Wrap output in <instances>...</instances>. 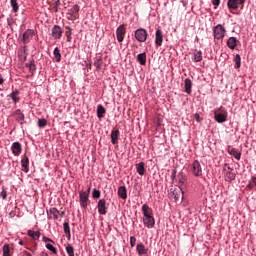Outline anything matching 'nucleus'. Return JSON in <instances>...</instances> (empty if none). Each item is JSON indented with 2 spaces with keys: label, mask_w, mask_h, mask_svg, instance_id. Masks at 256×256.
Instances as JSON below:
<instances>
[{
  "label": "nucleus",
  "mask_w": 256,
  "mask_h": 256,
  "mask_svg": "<svg viewBox=\"0 0 256 256\" xmlns=\"http://www.w3.org/2000/svg\"><path fill=\"white\" fill-rule=\"evenodd\" d=\"M94 65L96 66V69H101V59H96Z\"/></svg>",
  "instance_id": "8fccbe9b"
},
{
  "label": "nucleus",
  "mask_w": 256,
  "mask_h": 256,
  "mask_svg": "<svg viewBox=\"0 0 256 256\" xmlns=\"http://www.w3.org/2000/svg\"><path fill=\"white\" fill-rule=\"evenodd\" d=\"M172 179H175V171L172 174Z\"/></svg>",
  "instance_id": "680f3d73"
},
{
  "label": "nucleus",
  "mask_w": 256,
  "mask_h": 256,
  "mask_svg": "<svg viewBox=\"0 0 256 256\" xmlns=\"http://www.w3.org/2000/svg\"><path fill=\"white\" fill-rule=\"evenodd\" d=\"M11 150L13 155H15L16 157H19V155H21V151H23V149L21 148V143L14 142L12 144Z\"/></svg>",
  "instance_id": "f8f14e48"
},
{
  "label": "nucleus",
  "mask_w": 256,
  "mask_h": 256,
  "mask_svg": "<svg viewBox=\"0 0 256 256\" xmlns=\"http://www.w3.org/2000/svg\"><path fill=\"white\" fill-rule=\"evenodd\" d=\"M19 245H24L23 240H20V241H19Z\"/></svg>",
  "instance_id": "052dcab7"
},
{
  "label": "nucleus",
  "mask_w": 256,
  "mask_h": 256,
  "mask_svg": "<svg viewBox=\"0 0 256 256\" xmlns=\"http://www.w3.org/2000/svg\"><path fill=\"white\" fill-rule=\"evenodd\" d=\"M97 209L99 215H107V211L109 209V204H107V200L100 199L97 203Z\"/></svg>",
  "instance_id": "20e7f679"
},
{
  "label": "nucleus",
  "mask_w": 256,
  "mask_h": 256,
  "mask_svg": "<svg viewBox=\"0 0 256 256\" xmlns=\"http://www.w3.org/2000/svg\"><path fill=\"white\" fill-rule=\"evenodd\" d=\"M46 249H48V251H51L52 253H54V255H57V248H55L52 244H46Z\"/></svg>",
  "instance_id": "79ce46f5"
},
{
  "label": "nucleus",
  "mask_w": 256,
  "mask_h": 256,
  "mask_svg": "<svg viewBox=\"0 0 256 256\" xmlns=\"http://www.w3.org/2000/svg\"><path fill=\"white\" fill-rule=\"evenodd\" d=\"M80 206L83 209H87V205H89V193H85V191H81L79 193Z\"/></svg>",
  "instance_id": "0eeeda50"
},
{
  "label": "nucleus",
  "mask_w": 256,
  "mask_h": 256,
  "mask_svg": "<svg viewBox=\"0 0 256 256\" xmlns=\"http://www.w3.org/2000/svg\"><path fill=\"white\" fill-rule=\"evenodd\" d=\"M247 187H248V189H253L254 187H256V178L255 177L251 178Z\"/></svg>",
  "instance_id": "a19ab883"
},
{
  "label": "nucleus",
  "mask_w": 256,
  "mask_h": 256,
  "mask_svg": "<svg viewBox=\"0 0 256 256\" xmlns=\"http://www.w3.org/2000/svg\"><path fill=\"white\" fill-rule=\"evenodd\" d=\"M80 8L79 5L75 4L71 9L68 10L67 15H79Z\"/></svg>",
  "instance_id": "c85d7f7f"
},
{
  "label": "nucleus",
  "mask_w": 256,
  "mask_h": 256,
  "mask_svg": "<svg viewBox=\"0 0 256 256\" xmlns=\"http://www.w3.org/2000/svg\"><path fill=\"white\" fill-rule=\"evenodd\" d=\"M3 256H11V248L9 244H5L2 248Z\"/></svg>",
  "instance_id": "f704fd0d"
},
{
  "label": "nucleus",
  "mask_w": 256,
  "mask_h": 256,
  "mask_svg": "<svg viewBox=\"0 0 256 256\" xmlns=\"http://www.w3.org/2000/svg\"><path fill=\"white\" fill-rule=\"evenodd\" d=\"M42 241L44 243H55L51 238H48L47 236H43Z\"/></svg>",
  "instance_id": "09e8293b"
},
{
  "label": "nucleus",
  "mask_w": 256,
  "mask_h": 256,
  "mask_svg": "<svg viewBox=\"0 0 256 256\" xmlns=\"http://www.w3.org/2000/svg\"><path fill=\"white\" fill-rule=\"evenodd\" d=\"M137 61L140 65H145L147 63V54L141 53L137 55Z\"/></svg>",
  "instance_id": "bb28decb"
},
{
  "label": "nucleus",
  "mask_w": 256,
  "mask_h": 256,
  "mask_svg": "<svg viewBox=\"0 0 256 256\" xmlns=\"http://www.w3.org/2000/svg\"><path fill=\"white\" fill-rule=\"evenodd\" d=\"M64 233L68 235V237H71V227L69 226V222H64Z\"/></svg>",
  "instance_id": "e433bc0d"
},
{
  "label": "nucleus",
  "mask_w": 256,
  "mask_h": 256,
  "mask_svg": "<svg viewBox=\"0 0 256 256\" xmlns=\"http://www.w3.org/2000/svg\"><path fill=\"white\" fill-rule=\"evenodd\" d=\"M227 110L224 107H220L214 112V119L217 123H225L227 121Z\"/></svg>",
  "instance_id": "f257e3e1"
},
{
  "label": "nucleus",
  "mask_w": 256,
  "mask_h": 256,
  "mask_svg": "<svg viewBox=\"0 0 256 256\" xmlns=\"http://www.w3.org/2000/svg\"><path fill=\"white\" fill-rule=\"evenodd\" d=\"M34 35H35V31L31 29L26 30L23 34V43L24 44L30 43Z\"/></svg>",
  "instance_id": "9b49d317"
},
{
  "label": "nucleus",
  "mask_w": 256,
  "mask_h": 256,
  "mask_svg": "<svg viewBox=\"0 0 256 256\" xmlns=\"http://www.w3.org/2000/svg\"><path fill=\"white\" fill-rule=\"evenodd\" d=\"M9 215L10 217H15V212H10Z\"/></svg>",
  "instance_id": "13d9d810"
},
{
  "label": "nucleus",
  "mask_w": 256,
  "mask_h": 256,
  "mask_svg": "<svg viewBox=\"0 0 256 256\" xmlns=\"http://www.w3.org/2000/svg\"><path fill=\"white\" fill-rule=\"evenodd\" d=\"M227 151H228L229 155H233L237 159V161H239L241 159V152L238 151L237 149H235L231 146H228Z\"/></svg>",
  "instance_id": "2eb2a0df"
},
{
  "label": "nucleus",
  "mask_w": 256,
  "mask_h": 256,
  "mask_svg": "<svg viewBox=\"0 0 256 256\" xmlns=\"http://www.w3.org/2000/svg\"><path fill=\"white\" fill-rule=\"evenodd\" d=\"M57 11H59V9L57 8V6L55 7V12L57 13Z\"/></svg>",
  "instance_id": "e2e57ef3"
},
{
  "label": "nucleus",
  "mask_w": 256,
  "mask_h": 256,
  "mask_svg": "<svg viewBox=\"0 0 256 256\" xmlns=\"http://www.w3.org/2000/svg\"><path fill=\"white\" fill-rule=\"evenodd\" d=\"M227 5L228 8L237 10L239 9V5H245V0H228Z\"/></svg>",
  "instance_id": "1a4fd4ad"
},
{
  "label": "nucleus",
  "mask_w": 256,
  "mask_h": 256,
  "mask_svg": "<svg viewBox=\"0 0 256 256\" xmlns=\"http://www.w3.org/2000/svg\"><path fill=\"white\" fill-rule=\"evenodd\" d=\"M61 4V2H59V0L56 2V7H59V5Z\"/></svg>",
  "instance_id": "bf43d9fd"
},
{
  "label": "nucleus",
  "mask_w": 256,
  "mask_h": 256,
  "mask_svg": "<svg viewBox=\"0 0 256 256\" xmlns=\"http://www.w3.org/2000/svg\"><path fill=\"white\" fill-rule=\"evenodd\" d=\"M49 214L53 215L54 220L59 219V210H57V208H50L49 211H47L48 219H51V216H49Z\"/></svg>",
  "instance_id": "5701e85b"
},
{
  "label": "nucleus",
  "mask_w": 256,
  "mask_h": 256,
  "mask_svg": "<svg viewBox=\"0 0 256 256\" xmlns=\"http://www.w3.org/2000/svg\"><path fill=\"white\" fill-rule=\"evenodd\" d=\"M66 252L68 254V256H75V248H73V246L68 245L66 247Z\"/></svg>",
  "instance_id": "ea45409f"
},
{
  "label": "nucleus",
  "mask_w": 256,
  "mask_h": 256,
  "mask_svg": "<svg viewBox=\"0 0 256 256\" xmlns=\"http://www.w3.org/2000/svg\"><path fill=\"white\" fill-rule=\"evenodd\" d=\"M20 256H31V253L24 250L22 253H20Z\"/></svg>",
  "instance_id": "603ef678"
},
{
  "label": "nucleus",
  "mask_w": 256,
  "mask_h": 256,
  "mask_svg": "<svg viewBox=\"0 0 256 256\" xmlns=\"http://www.w3.org/2000/svg\"><path fill=\"white\" fill-rule=\"evenodd\" d=\"M192 87H193V82L191 81V79L186 78L184 81V89H185V93H187V95H191Z\"/></svg>",
  "instance_id": "f3484780"
},
{
  "label": "nucleus",
  "mask_w": 256,
  "mask_h": 256,
  "mask_svg": "<svg viewBox=\"0 0 256 256\" xmlns=\"http://www.w3.org/2000/svg\"><path fill=\"white\" fill-rule=\"evenodd\" d=\"M137 243V238H135L134 236L130 237V245L131 247H135V244Z\"/></svg>",
  "instance_id": "de8ad7c7"
},
{
  "label": "nucleus",
  "mask_w": 256,
  "mask_h": 256,
  "mask_svg": "<svg viewBox=\"0 0 256 256\" xmlns=\"http://www.w3.org/2000/svg\"><path fill=\"white\" fill-rule=\"evenodd\" d=\"M126 33H127V29L125 28V26L123 24H121L116 29V38H117L118 43H123Z\"/></svg>",
  "instance_id": "423d86ee"
},
{
  "label": "nucleus",
  "mask_w": 256,
  "mask_h": 256,
  "mask_svg": "<svg viewBox=\"0 0 256 256\" xmlns=\"http://www.w3.org/2000/svg\"><path fill=\"white\" fill-rule=\"evenodd\" d=\"M136 171L138 175H145V163L140 162L136 165Z\"/></svg>",
  "instance_id": "cd10ccee"
},
{
  "label": "nucleus",
  "mask_w": 256,
  "mask_h": 256,
  "mask_svg": "<svg viewBox=\"0 0 256 256\" xmlns=\"http://www.w3.org/2000/svg\"><path fill=\"white\" fill-rule=\"evenodd\" d=\"M118 196L120 197V199H127V188L125 186H120L118 188Z\"/></svg>",
  "instance_id": "b1692460"
},
{
  "label": "nucleus",
  "mask_w": 256,
  "mask_h": 256,
  "mask_svg": "<svg viewBox=\"0 0 256 256\" xmlns=\"http://www.w3.org/2000/svg\"><path fill=\"white\" fill-rule=\"evenodd\" d=\"M105 113H107V110L105 109V107H103V105L99 104L97 106V117H98V119H103V117H105Z\"/></svg>",
  "instance_id": "4be33fe9"
},
{
  "label": "nucleus",
  "mask_w": 256,
  "mask_h": 256,
  "mask_svg": "<svg viewBox=\"0 0 256 256\" xmlns=\"http://www.w3.org/2000/svg\"><path fill=\"white\" fill-rule=\"evenodd\" d=\"M11 99L14 101V103H19V91H14L10 94Z\"/></svg>",
  "instance_id": "c9c22d12"
},
{
  "label": "nucleus",
  "mask_w": 256,
  "mask_h": 256,
  "mask_svg": "<svg viewBox=\"0 0 256 256\" xmlns=\"http://www.w3.org/2000/svg\"><path fill=\"white\" fill-rule=\"evenodd\" d=\"M21 165L22 171H24V173H29V158H27L26 156L23 157L21 160Z\"/></svg>",
  "instance_id": "aec40b11"
},
{
  "label": "nucleus",
  "mask_w": 256,
  "mask_h": 256,
  "mask_svg": "<svg viewBox=\"0 0 256 256\" xmlns=\"http://www.w3.org/2000/svg\"><path fill=\"white\" fill-rule=\"evenodd\" d=\"M93 199H99L101 197V191L94 189L92 192Z\"/></svg>",
  "instance_id": "37998d69"
},
{
  "label": "nucleus",
  "mask_w": 256,
  "mask_h": 256,
  "mask_svg": "<svg viewBox=\"0 0 256 256\" xmlns=\"http://www.w3.org/2000/svg\"><path fill=\"white\" fill-rule=\"evenodd\" d=\"M60 215H61V217H63V215H65V212H61V214H60Z\"/></svg>",
  "instance_id": "0e129e2a"
},
{
  "label": "nucleus",
  "mask_w": 256,
  "mask_h": 256,
  "mask_svg": "<svg viewBox=\"0 0 256 256\" xmlns=\"http://www.w3.org/2000/svg\"><path fill=\"white\" fill-rule=\"evenodd\" d=\"M171 199H174V201L177 203L179 199H183V190L181 188L174 189L170 194Z\"/></svg>",
  "instance_id": "9d476101"
},
{
  "label": "nucleus",
  "mask_w": 256,
  "mask_h": 256,
  "mask_svg": "<svg viewBox=\"0 0 256 256\" xmlns=\"http://www.w3.org/2000/svg\"><path fill=\"white\" fill-rule=\"evenodd\" d=\"M190 172L194 177H202L203 176V168L201 167V163L199 160H195L190 167Z\"/></svg>",
  "instance_id": "7ed1b4c3"
},
{
  "label": "nucleus",
  "mask_w": 256,
  "mask_h": 256,
  "mask_svg": "<svg viewBox=\"0 0 256 256\" xmlns=\"http://www.w3.org/2000/svg\"><path fill=\"white\" fill-rule=\"evenodd\" d=\"M235 177H236L235 173H233L232 171H228L225 174V181H229V182L235 181Z\"/></svg>",
  "instance_id": "2f4dec72"
},
{
  "label": "nucleus",
  "mask_w": 256,
  "mask_h": 256,
  "mask_svg": "<svg viewBox=\"0 0 256 256\" xmlns=\"http://www.w3.org/2000/svg\"><path fill=\"white\" fill-rule=\"evenodd\" d=\"M235 69H239L241 67V55L237 54L234 58Z\"/></svg>",
  "instance_id": "4c0bfd02"
},
{
  "label": "nucleus",
  "mask_w": 256,
  "mask_h": 256,
  "mask_svg": "<svg viewBox=\"0 0 256 256\" xmlns=\"http://www.w3.org/2000/svg\"><path fill=\"white\" fill-rule=\"evenodd\" d=\"M225 33H227V30L221 24H218L213 28L214 39H217L218 41L222 40L225 37Z\"/></svg>",
  "instance_id": "f03ea898"
},
{
  "label": "nucleus",
  "mask_w": 256,
  "mask_h": 256,
  "mask_svg": "<svg viewBox=\"0 0 256 256\" xmlns=\"http://www.w3.org/2000/svg\"><path fill=\"white\" fill-rule=\"evenodd\" d=\"M193 61L195 63H199V62L203 61V53L201 51H195L193 53Z\"/></svg>",
  "instance_id": "393cba45"
},
{
  "label": "nucleus",
  "mask_w": 256,
  "mask_h": 256,
  "mask_svg": "<svg viewBox=\"0 0 256 256\" xmlns=\"http://www.w3.org/2000/svg\"><path fill=\"white\" fill-rule=\"evenodd\" d=\"M136 251L138 255L141 256V255H147V253L149 252V249H147L143 243H139L136 246Z\"/></svg>",
  "instance_id": "dca6fc26"
},
{
  "label": "nucleus",
  "mask_w": 256,
  "mask_h": 256,
  "mask_svg": "<svg viewBox=\"0 0 256 256\" xmlns=\"http://www.w3.org/2000/svg\"><path fill=\"white\" fill-rule=\"evenodd\" d=\"M67 15H68L67 19L69 21H76V19L79 18V15H77V14H67Z\"/></svg>",
  "instance_id": "a18cd8bd"
},
{
  "label": "nucleus",
  "mask_w": 256,
  "mask_h": 256,
  "mask_svg": "<svg viewBox=\"0 0 256 256\" xmlns=\"http://www.w3.org/2000/svg\"><path fill=\"white\" fill-rule=\"evenodd\" d=\"M221 3V0H212V5H214V7H219Z\"/></svg>",
  "instance_id": "3c124183"
},
{
  "label": "nucleus",
  "mask_w": 256,
  "mask_h": 256,
  "mask_svg": "<svg viewBox=\"0 0 256 256\" xmlns=\"http://www.w3.org/2000/svg\"><path fill=\"white\" fill-rule=\"evenodd\" d=\"M119 141V130H112L111 132V143L112 145H117Z\"/></svg>",
  "instance_id": "6ab92c4d"
},
{
  "label": "nucleus",
  "mask_w": 256,
  "mask_h": 256,
  "mask_svg": "<svg viewBox=\"0 0 256 256\" xmlns=\"http://www.w3.org/2000/svg\"><path fill=\"white\" fill-rule=\"evenodd\" d=\"M13 116L16 117L18 121H24L25 119V114L19 109L13 113Z\"/></svg>",
  "instance_id": "c756f323"
},
{
  "label": "nucleus",
  "mask_w": 256,
  "mask_h": 256,
  "mask_svg": "<svg viewBox=\"0 0 256 256\" xmlns=\"http://www.w3.org/2000/svg\"><path fill=\"white\" fill-rule=\"evenodd\" d=\"M25 67H27V69H29L30 73H32V75L35 73V71H37V66L35 65V60H30L28 63L25 64Z\"/></svg>",
  "instance_id": "412c9836"
},
{
  "label": "nucleus",
  "mask_w": 256,
  "mask_h": 256,
  "mask_svg": "<svg viewBox=\"0 0 256 256\" xmlns=\"http://www.w3.org/2000/svg\"><path fill=\"white\" fill-rule=\"evenodd\" d=\"M151 217H153V214H146L143 219H151Z\"/></svg>",
  "instance_id": "5fc2aeb1"
},
{
  "label": "nucleus",
  "mask_w": 256,
  "mask_h": 256,
  "mask_svg": "<svg viewBox=\"0 0 256 256\" xmlns=\"http://www.w3.org/2000/svg\"><path fill=\"white\" fill-rule=\"evenodd\" d=\"M85 193H88V197H89V195L91 193V187H88L87 192H85Z\"/></svg>",
  "instance_id": "4d7b16f0"
},
{
  "label": "nucleus",
  "mask_w": 256,
  "mask_h": 256,
  "mask_svg": "<svg viewBox=\"0 0 256 256\" xmlns=\"http://www.w3.org/2000/svg\"><path fill=\"white\" fill-rule=\"evenodd\" d=\"M54 59L56 63H61V51L57 47L54 49Z\"/></svg>",
  "instance_id": "473e14b6"
},
{
  "label": "nucleus",
  "mask_w": 256,
  "mask_h": 256,
  "mask_svg": "<svg viewBox=\"0 0 256 256\" xmlns=\"http://www.w3.org/2000/svg\"><path fill=\"white\" fill-rule=\"evenodd\" d=\"M65 29H66V32H65V35H66V37H67V42L68 43H71V35H72V29L69 27V26H66L65 27Z\"/></svg>",
  "instance_id": "58836bf2"
},
{
  "label": "nucleus",
  "mask_w": 256,
  "mask_h": 256,
  "mask_svg": "<svg viewBox=\"0 0 256 256\" xmlns=\"http://www.w3.org/2000/svg\"><path fill=\"white\" fill-rule=\"evenodd\" d=\"M5 83V80L3 79V76L0 74V85H3Z\"/></svg>",
  "instance_id": "6e6d98bb"
},
{
  "label": "nucleus",
  "mask_w": 256,
  "mask_h": 256,
  "mask_svg": "<svg viewBox=\"0 0 256 256\" xmlns=\"http://www.w3.org/2000/svg\"><path fill=\"white\" fill-rule=\"evenodd\" d=\"M155 44L157 47H161V45H163V31L159 29L156 31Z\"/></svg>",
  "instance_id": "ddd939ff"
},
{
  "label": "nucleus",
  "mask_w": 256,
  "mask_h": 256,
  "mask_svg": "<svg viewBox=\"0 0 256 256\" xmlns=\"http://www.w3.org/2000/svg\"><path fill=\"white\" fill-rule=\"evenodd\" d=\"M143 215H153V209L149 205L144 204L142 206Z\"/></svg>",
  "instance_id": "7c9ffc66"
},
{
  "label": "nucleus",
  "mask_w": 256,
  "mask_h": 256,
  "mask_svg": "<svg viewBox=\"0 0 256 256\" xmlns=\"http://www.w3.org/2000/svg\"><path fill=\"white\" fill-rule=\"evenodd\" d=\"M38 127H40V128L47 127V120L46 119H39L38 120Z\"/></svg>",
  "instance_id": "c03bdc74"
},
{
  "label": "nucleus",
  "mask_w": 256,
  "mask_h": 256,
  "mask_svg": "<svg viewBox=\"0 0 256 256\" xmlns=\"http://www.w3.org/2000/svg\"><path fill=\"white\" fill-rule=\"evenodd\" d=\"M51 36L53 39H61L63 37V30L59 25H54L51 30Z\"/></svg>",
  "instance_id": "6e6552de"
},
{
  "label": "nucleus",
  "mask_w": 256,
  "mask_h": 256,
  "mask_svg": "<svg viewBox=\"0 0 256 256\" xmlns=\"http://www.w3.org/2000/svg\"><path fill=\"white\" fill-rule=\"evenodd\" d=\"M0 197L5 201L7 200V190H5V187H2V191L0 193Z\"/></svg>",
  "instance_id": "49530a36"
},
{
  "label": "nucleus",
  "mask_w": 256,
  "mask_h": 256,
  "mask_svg": "<svg viewBox=\"0 0 256 256\" xmlns=\"http://www.w3.org/2000/svg\"><path fill=\"white\" fill-rule=\"evenodd\" d=\"M195 119L199 123L201 121V116L199 114H195Z\"/></svg>",
  "instance_id": "864d4df0"
},
{
  "label": "nucleus",
  "mask_w": 256,
  "mask_h": 256,
  "mask_svg": "<svg viewBox=\"0 0 256 256\" xmlns=\"http://www.w3.org/2000/svg\"><path fill=\"white\" fill-rule=\"evenodd\" d=\"M147 30L140 28L135 31V39L140 43H145L147 41Z\"/></svg>",
  "instance_id": "39448f33"
},
{
  "label": "nucleus",
  "mask_w": 256,
  "mask_h": 256,
  "mask_svg": "<svg viewBox=\"0 0 256 256\" xmlns=\"http://www.w3.org/2000/svg\"><path fill=\"white\" fill-rule=\"evenodd\" d=\"M27 235H28V237H31L32 239H34V241H37V239H39V237H41V232L28 230Z\"/></svg>",
  "instance_id": "a878e982"
},
{
  "label": "nucleus",
  "mask_w": 256,
  "mask_h": 256,
  "mask_svg": "<svg viewBox=\"0 0 256 256\" xmlns=\"http://www.w3.org/2000/svg\"><path fill=\"white\" fill-rule=\"evenodd\" d=\"M143 223L148 229H153L155 227V217L143 219Z\"/></svg>",
  "instance_id": "a211bd4d"
},
{
  "label": "nucleus",
  "mask_w": 256,
  "mask_h": 256,
  "mask_svg": "<svg viewBox=\"0 0 256 256\" xmlns=\"http://www.w3.org/2000/svg\"><path fill=\"white\" fill-rule=\"evenodd\" d=\"M10 5L14 13H17L19 11V3L17 2V0H10Z\"/></svg>",
  "instance_id": "72a5a7b5"
},
{
  "label": "nucleus",
  "mask_w": 256,
  "mask_h": 256,
  "mask_svg": "<svg viewBox=\"0 0 256 256\" xmlns=\"http://www.w3.org/2000/svg\"><path fill=\"white\" fill-rule=\"evenodd\" d=\"M237 45H239V40L235 37H230L227 40V47L229 49H235L237 47Z\"/></svg>",
  "instance_id": "4468645a"
}]
</instances>
